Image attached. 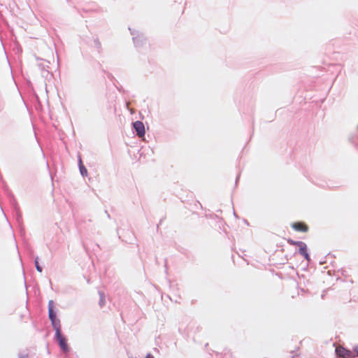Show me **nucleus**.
<instances>
[{
  "instance_id": "1",
  "label": "nucleus",
  "mask_w": 358,
  "mask_h": 358,
  "mask_svg": "<svg viewBox=\"0 0 358 358\" xmlns=\"http://www.w3.org/2000/svg\"><path fill=\"white\" fill-rule=\"evenodd\" d=\"M53 340L57 343L60 350L63 353H69L71 348L68 343V339L66 336L62 333V331L55 333Z\"/></svg>"
},
{
  "instance_id": "2",
  "label": "nucleus",
  "mask_w": 358,
  "mask_h": 358,
  "mask_svg": "<svg viewBox=\"0 0 358 358\" xmlns=\"http://www.w3.org/2000/svg\"><path fill=\"white\" fill-rule=\"evenodd\" d=\"M129 30L132 36L133 43L136 48L140 49L146 45L147 38L143 33L130 27H129Z\"/></svg>"
},
{
  "instance_id": "3",
  "label": "nucleus",
  "mask_w": 358,
  "mask_h": 358,
  "mask_svg": "<svg viewBox=\"0 0 358 358\" xmlns=\"http://www.w3.org/2000/svg\"><path fill=\"white\" fill-rule=\"evenodd\" d=\"M10 203L13 206V213H15V220L18 224L20 231L21 234H24V228L23 227V220H22V215L20 210V207L17 203V201L15 200L14 195H10Z\"/></svg>"
},
{
  "instance_id": "4",
  "label": "nucleus",
  "mask_w": 358,
  "mask_h": 358,
  "mask_svg": "<svg viewBox=\"0 0 358 358\" xmlns=\"http://www.w3.org/2000/svg\"><path fill=\"white\" fill-rule=\"evenodd\" d=\"M133 133L138 136L143 137L145 135V125L142 121L136 120L131 123Z\"/></svg>"
},
{
  "instance_id": "5",
  "label": "nucleus",
  "mask_w": 358,
  "mask_h": 358,
  "mask_svg": "<svg viewBox=\"0 0 358 358\" xmlns=\"http://www.w3.org/2000/svg\"><path fill=\"white\" fill-rule=\"evenodd\" d=\"M298 250L297 252L301 255L305 260H306L308 262H310L311 258L310 255L308 252V246L306 243L303 241H300L299 244L297 245Z\"/></svg>"
},
{
  "instance_id": "6",
  "label": "nucleus",
  "mask_w": 358,
  "mask_h": 358,
  "mask_svg": "<svg viewBox=\"0 0 358 358\" xmlns=\"http://www.w3.org/2000/svg\"><path fill=\"white\" fill-rule=\"evenodd\" d=\"M336 355L337 357L341 358H354L355 355L354 352L344 347L337 348L335 350Z\"/></svg>"
},
{
  "instance_id": "7",
  "label": "nucleus",
  "mask_w": 358,
  "mask_h": 358,
  "mask_svg": "<svg viewBox=\"0 0 358 358\" xmlns=\"http://www.w3.org/2000/svg\"><path fill=\"white\" fill-rule=\"evenodd\" d=\"M291 227L296 231L308 232L309 227L303 222H295L291 224Z\"/></svg>"
},
{
  "instance_id": "8",
  "label": "nucleus",
  "mask_w": 358,
  "mask_h": 358,
  "mask_svg": "<svg viewBox=\"0 0 358 358\" xmlns=\"http://www.w3.org/2000/svg\"><path fill=\"white\" fill-rule=\"evenodd\" d=\"M51 322V325L55 330V333L61 332L62 331V327H61V322L59 318L54 319L52 320H50Z\"/></svg>"
},
{
  "instance_id": "9",
  "label": "nucleus",
  "mask_w": 358,
  "mask_h": 358,
  "mask_svg": "<svg viewBox=\"0 0 358 358\" xmlns=\"http://www.w3.org/2000/svg\"><path fill=\"white\" fill-rule=\"evenodd\" d=\"M99 304L100 307L102 308L106 303L105 294L103 292H101V291L99 292Z\"/></svg>"
},
{
  "instance_id": "10",
  "label": "nucleus",
  "mask_w": 358,
  "mask_h": 358,
  "mask_svg": "<svg viewBox=\"0 0 358 358\" xmlns=\"http://www.w3.org/2000/svg\"><path fill=\"white\" fill-rule=\"evenodd\" d=\"M34 265L37 271H38L39 273H41L43 271V267L39 264V258L38 256H36L34 258Z\"/></svg>"
},
{
  "instance_id": "11",
  "label": "nucleus",
  "mask_w": 358,
  "mask_h": 358,
  "mask_svg": "<svg viewBox=\"0 0 358 358\" xmlns=\"http://www.w3.org/2000/svg\"><path fill=\"white\" fill-rule=\"evenodd\" d=\"M48 317H49L50 320L58 318L57 309L53 310H49L48 311Z\"/></svg>"
},
{
  "instance_id": "12",
  "label": "nucleus",
  "mask_w": 358,
  "mask_h": 358,
  "mask_svg": "<svg viewBox=\"0 0 358 358\" xmlns=\"http://www.w3.org/2000/svg\"><path fill=\"white\" fill-rule=\"evenodd\" d=\"M94 47L97 49L98 52L100 53L102 50V48H101V43L98 38H96L94 40Z\"/></svg>"
},
{
  "instance_id": "13",
  "label": "nucleus",
  "mask_w": 358,
  "mask_h": 358,
  "mask_svg": "<svg viewBox=\"0 0 358 358\" xmlns=\"http://www.w3.org/2000/svg\"><path fill=\"white\" fill-rule=\"evenodd\" d=\"M80 173L83 177L87 176V169L84 164H82L81 167L79 168Z\"/></svg>"
},
{
  "instance_id": "14",
  "label": "nucleus",
  "mask_w": 358,
  "mask_h": 358,
  "mask_svg": "<svg viewBox=\"0 0 358 358\" xmlns=\"http://www.w3.org/2000/svg\"><path fill=\"white\" fill-rule=\"evenodd\" d=\"M287 243H288L289 245H295V246H297V245H298V244H299V242H300L301 241H294V240H293V239H292V238H288V239L287 240Z\"/></svg>"
},
{
  "instance_id": "15",
  "label": "nucleus",
  "mask_w": 358,
  "mask_h": 358,
  "mask_svg": "<svg viewBox=\"0 0 358 358\" xmlns=\"http://www.w3.org/2000/svg\"><path fill=\"white\" fill-rule=\"evenodd\" d=\"M48 308V311L53 310L56 309L54 306V301L52 300L49 301Z\"/></svg>"
},
{
  "instance_id": "16",
  "label": "nucleus",
  "mask_w": 358,
  "mask_h": 358,
  "mask_svg": "<svg viewBox=\"0 0 358 358\" xmlns=\"http://www.w3.org/2000/svg\"><path fill=\"white\" fill-rule=\"evenodd\" d=\"M352 351L354 352V353H355V357H358V345L353 347Z\"/></svg>"
},
{
  "instance_id": "17",
  "label": "nucleus",
  "mask_w": 358,
  "mask_h": 358,
  "mask_svg": "<svg viewBox=\"0 0 358 358\" xmlns=\"http://www.w3.org/2000/svg\"><path fill=\"white\" fill-rule=\"evenodd\" d=\"M164 268H165L164 272H165L166 275H167L169 274V273H168L167 259H164Z\"/></svg>"
},
{
  "instance_id": "18",
  "label": "nucleus",
  "mask_w": 358,
  "mask_h": 358,
  "mask_svg": "<svg viewBox=\"0 0 358 358\" xmlns=\"http://www.w3.org/2000/svg\"><path fill=\"white\" fill-rule=\"evenodd\" d=\"M82 164H84L83 163L81 157L80 155H78V169L81 167Z\"/></svg>"
},
{
  "instance_id": "19",
  "label": "nucleus",
  "mask_w": 358,
  "mask_h": 358,
  "mask_svg": "<svg viewBox=\"0 0 358 358\" xmlns=\"http://www.w3.org/2000/svg\"><path fill=\"white\" fill-rule=\"evenodd\" d=\"M28 356H29L28 353H25V354L19 353L18 354V358H27Z\"/></svg>"
},
{
  "instance_id": "20",
  "label": "nucleus",
  "mask_w": 358,
  "mask_h": 358,
  "mask_svg": "<svg viewBox=\"0 0 358 358\" xmlns=\"http://www.w3.org/2000/svg\"><path fill=\"white\" fill-rule=\"evenodd\" d=\"M240 176H241V173H238L236 178V181H235V186L237 185L238 182V180L240 179Z\"/></svg>"
},
{
  "instance_id": "21",
  "label": "nucleus",
  "mask_w": 358,
  "mask_h": 358,
  "mask_svg": "<svg viewBox=\"0 0 358 358\" xmlns=\"http://www.w3.org/2000/svg\"><path fill=\"white\" fill-rule=\"evenodd\" d=\"M108 78L110 80H115V78H114V76L110 73H108V75H107Z\"/></svg>"
},
{
  "instance_id": "22",
  "label": "nucleus",
  "mask_w": 358,
  "mask_h": 358,
  "mask_svg": "<svg viewBox=\"0 0 358 358\" xmlns=\"http://www.w3.org/2000/svg\"><path fill=\"white\" fill-rule=\"evenodd\" d=\"M145 358H155V357L151 353H148Z\"/></svg>"
},
{
  "instance_id": "23",
  "label": "nucleus",
  "mask_w": 358,
  "mask_h": 358,
  "mask_svg": "<svg viewBox=\"0 0 358 358\" xmlns=\"http://www.w3.org/2000/svg\"><path fill=\"white\" fill-rule=\"evenodd\" d=\"M291 354H292V356H291V357H292V358H294V357H298V356H299V355H295V354H294V351H292V352H291Z\"/></svg>"
},
{
  "instance_id": "24",
  "label": "nucleus",
  "mask_w": 358,
  "mask_h": 358,
  "mask_svg": "<svg viewBox=\"0 0 358 358\" xmlns=\"http://www.w3.org/2000/svg\"><path fill=\"white\" fill-rule=\"evenodd\" d=\"M38 67L40 68V69L41 70H44L45 69V66L43 64H38Z\"/></svg>"
},
{
  "instance_id": "25",
  "label": "nucleus",
  "mask_w": 358,
  "mask_h": 358,
  "mask_svg": "<svg viewBox=\"0 0 358 358\" xmlns=\"http://www.w3.org/2000/svg\"><path fill=\"white\" fill-rule=\"evenodd\" d=\"M73 8L78 13L80 14V10H79V8H78L76 6H73Z\"/></svg>"
},
{
  "instance_id": "26",
  "label": "nucleus",
  "mask_w": 358,
  "mask_h": 358,
  "mask_svg": "<svg viewBox=\"0 0 358 358\" xmlns=\"http://www.w3.org/2000/svg\"><path fill=\"white\" fill-rule=\"evenodd\" d=\"M163 220H164V218H162V219L159 220V224L157 225V229H158V228H159V224H161L162 223Z\"/></svg>"
},
{
  "instance_id": "27",
  "label": "nucleus",
  "mask_w": 358,
  "mask_h": 358,
  "mask_svg": "<svg viewBox=\"0 0 358 358\" xmlns=\"http://www.w3.org/2000/svg\"><path fill=\"white\" fill-rule=\"evenodd\" d=\"M105 213L106 214V215H107V217H108V218H110V214L108 213V210H105Z\"/></svg>"
},
{
  "instance_id": "28",
  "label": "nucleus",
  "mask_w": 358,
  "mask_h": 358,
  "mask_svg": "<svg viewBox=\"0 0 358 358\" xmlns=\"http://www.w3.org/2000/svg\"><path fill=\"white\" fill-rule=\"evenodd\" d=\"M117 89L120 92H121V91L122 90V86H120V87H117Z\"/></svg>"
},
{
  "instance_id": "29",
  "label": "nucleus",
  "mask_w": 358,
  "mask_h": 358,
  "mask_svg": "<svg viewBox=\"0 0 358 358\" xmlns=\"http://www.w3.org/2000/svg\"><path fill=\"white\" fill-rule=\"evenodd\" d=\"M234 213V215L236 217H238V215H237L236 213L235 212V210H234V213Z\"/></svg>"
},
{
  "instance_id": "30",
  "label": "nucleus",
  "mask_w": 358,
  "mask_h": 358,
  "mask_svg": "<svg viewBox=\"0 0 358 358\" xmlns=\"http://www.w3.org/2000/svg\"><path fill=\"white\" fill-rule=\"evenodd\" d=\"M345 271L342 270V273H342V275H345V273H344V272H345Z\"/></svg>"
},
{
  "instance_id": "31",
  "label": "nucleus",
  "mask_w": 358,
  "mask_h": 358,
  "mask_svg": "<svg viewBox=\"0 0 358 358\" xmlns=\"http://www.w3.org/2000/svg\"><path fill=\"white\" fill-rule=\"evenodd\" d=\"M83 12H87V10H86V9L83 8Z\"/></svg>"
},
{
  "instance_id": "32",
  "label": "nucleus",
  "mask_w": 358,
  "mask_h": 358,
  "mask_svg": "<svg viewBox=\"0 0 358 358\" xmlns=\"http://www.w3.org/2000/svg\"><path fill=\"white\" fill-rule=\"evenodd\" d=\"M245 224H249V223L248 222V221L246 220H245Z\"/></svg>"
},
{
  "instance_id": "33",
  "label": "nucleus",
  "mask_w": 358,
  "mask_h": 358,
  "mask_svg": "<svg viewBox=\"0 0 358 358\" xmlns=\"http://www.w3.org/2000/svg\"><path fill=\"white\" fill-rule=\"evenodd\" d=\"M66 1L68 3H71V0H66Z\"/></svg>"
},
{
  "instance_id": "34",
  "label": "nucleus",
  "mask_w": 358,
  "mask_h": 358,
  "mask_svg": "<svg viewBox=\"0 0 358 358\" xmlns=\"http://www.w3.org/2000/svg\"><path fill=\"white\" fill-rule=\"evenodd\" d=\"M155 262L157 264V258H155Z\"/></svg>"
},
{
  "instance_id": "35",
  "label": "nucleus",
  "mask_w": 358,
  "mask_h": 358,
  "mask_svg": "<svg viewBox=\"0 0 358 358\" xmlns=\"http://www.w3.org/2000/svg\"><path fill=\"white\" fill-rule=\"evenodd\" d=\"M30 254L32 255V254H33V251L32 250L30 251Z\"/></svg>"
},
{
  "instance_id": "36",
  "label": "nucleus",
  "mask_w": 358,
  "mask_h": 358,
  "mask_svg": "<svg viewBox=\"0 0 358 358\" xmlns=\"http://www.w3.org/2000/svg\"><path fill=\"white\" fill-rule=\"evenodd\" d=\"M131 358H136V357H131Z\"/></svg>"
}]
</instances>
